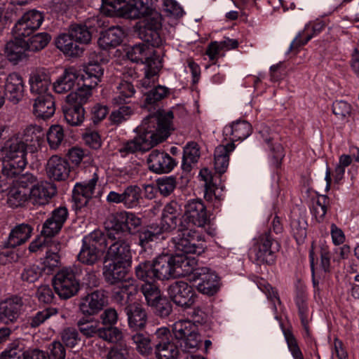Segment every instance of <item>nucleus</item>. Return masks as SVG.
<instances>
[{"label":"nucleus","mask_w":359,"mask_h":359,"mask_svg":"<svg viewBox=\"0 0 359 359\" xmlns=\"http://www.w3.org/2000/svg\"><path fill=\"white\" fill-rule=\"evenodd\" d=\"M173 113L159 111L144 118L136 130L139 134L133 140L125 142L118 149L122 156L139 151H145L165 140L171 128Z\"/></svg>","instance_id":"obj_1"},{"label":"nucleus","mask_w":359,"mask_h":359,"mask_svg":"<svg viewBox=\"0 0 359 359\" xmlns=\"http://www.w3.org/2000/svg\"><path fill=\"white\" fill-rule=\"evenodd\" d=\"M82 243L78 259L83 264L92 266L100 259L106 250L104 234L100 231H94L84 236Z\"/></svg>","instance_id":"obj_2"},{"label":"nucleus","mask_w":359,"mask_h":359,"mask_svg":"<svg viewBox=\"0 0 359 359\" xmlns=\"http://www.w3.org/2000/svg\"><path fill=\"white\" fill-rule=\"evenodd\" d=\"M106 249L105 260L129 264L132 259L130 242L121 236V233L108 231L104 234Z\"/></svg>","instance_id":"obj_3"},{"label":"nucleus","mask_w":359,"mask_h":359,"mask_svg":"<svg viewBox=\"0 0 359 359\" xmlns=\"http://www.w3.org/2000/svg\"><path fill=\"white\" fill-rule=\"evenodd\" d=\"M90 93L87 90L83 93L82 90L71 92L65 98V103L62 106L65 119L72 126L81 125L84 120L85 111L83 104L87 102Z\"/></svg>","instance_id":"obj_4"},{"label":"nucleus","mask_w":359,"mask_h":359,"mask_svg":"<svg viewBox=\"0 0 359 359\" xmlns=\"http://www.w3.org/2000/svg\"><path fill=\"white\" fill-rule=\"evenodd\" d=\"M175 248L184 254H201L203 251L201 236L196 231L180 223L177 234L172 238Z\"/></svg>","instance_id":"obj_5"},{"label":"nucleus","mask_w":359,"mask_h":359,"mask_svg":"<svg viewBox=\"0 0 359 359\" xmlns=\"http://www.w3.org/2000/svg\"><path fill=\"white\" fill-rule=\"evenodd\" d=\"M279 249V243L271 237L269 232H265L256 239L252 252L257 264L271 265L275 262Z\"/></svg>","instance_id":"obj_6"},{"label":"nucleus","mask_w":359,"mask_h":359,"mask_svg":"<svg viewBox=\"0 0 359 359\" xmlns=\"http://www.w3.org/2000/svg\"><path fill=\"white\" fill-rule=\"evenodd\" d=\"M175 338L180 342L184 351L196 348L201 342L196 326L190 320H179L172 326Z\"/></svg>","instance_id":"obj_7"},{"label":"nucleus","mask_w":359,"mask_h":359,"mask_svg":"<svg viewBox=\"0 0 359 359\" xmlns=\"http://www.w3.org/2000/svg\"><path fill=\"white\" fill-rule=\"evenodd\" d=\"M189 228L191 225L203 227L209 222L207 208L201 199H191L184 205V212L180 223Z\"/></svg>","instance_id":"obj_8"},{"label":"nucleus","mask_w":359,"mask_h":359,"mask_svg":"<svg viewBox=\"0 0 359 359\" xmlns=\"http://www.w3.org/2000/svg\"><path fill=\"white\" fill-rule=\"evenodd\" d=\"M142 224V219L135 213L121 211L111 215L107 221V228L114 233H133Z\"/></svg>","instance_id":"obj_9"},{"label":"nucleus","mask_w":359,"mask_h":359,"mask_svg":"<svg viewBox=\"0 0 359 359\" xmlns=\"http://www.w3.org/2000/svg\"><path fill=\"white\" fill-rule=\"evenodd\" d=\"M53 286L61 298L69 299L78 292L79 283L71 269H63L55 276Z\"/></svg>","instance_id":"obj_10"},{"label":"nucleus","mask_w":359,"mask_h":359,"mask_svg":"<svg viewBox=\"0 0 359 359\" xmlns=\"http://www.w3.org/2000/svg\"><path fill=\"white\" fill-rule=\"evenodd\" d=\"M43 17L42 13L36 10L25 13L15 23L12 29L13 36L27 37L39 28Z\"/></svg>","instance_id":"obj_11"},{"label":"nucleus","mask_w":359,"mask_h":359,"mask_svg":"<svg viewBox=\"0 0 359 359\" xmlns=\"http://www.w3.org/2000/svg\"><path fill=\"white\" fill-rule=\"evenodd\" d=\"M25 310L24 299L19 296H12L0 303V320L5 323H14Z\"/></svg>","instance_id":"obj_12"},{"label":"nucleus","mask_w":359,"mask_h":359,"mask_svg":"<svg viewBox=\"0 0 359 359\" xmlns=\"http://www.w3.org/2000/svg\"><path fill=\"white\" fill-rule=\"evenodd\" d=\"M112 8L121 11L127 17H137L149 10L148 0H102Z\"/></svg>","instance_id":"obj_13"},{"label":"nucleus","mask_w":359,"mask_h":359,"mask_svg":"<svg viewBox=\"0 0 359 359\" xmlns=\"http://www.w3.org/2000/svg\"><path fill=\"white\" fill-rule=\"evenodd\" d=\"M171 300L183 308L190 307L194 302L195 293L193 287L184 281H176L168 288Z\"/></svg>","instance_id":"obj_14"},{"label":"nucleus","mask_w":359,"mask_h":359,"mask_svg":"<svg viewBox=\"0 0 359 359\" xmlns=\"http://www.w3.org/2000/svg\"><path fill=\"white\" fill-rule=\"evenodd\" d=\"M25 143L19 137L9 139L3 148L4 158L18 162V167H25L27 165V149Z\"/></svg>","instance_id":"obj_15"},{"label":"nucleus","mask_w":359,"mask_h":359,"mask_svg":"<svg viewBox=\"0 0 359 359\" xmlns=\"http://www.w3.org/2000/svg\"><path fill=\"white\" fill-rule=\"evenodd\" d=\"M199 280L197 285L198 290L205 294L212 295L219 290L218 276L208 268L198 269L194 273V280Z\"/></svg>","instance_id":"obj_16"},{"label":"nucleus","mask_w":359,"mask_h":359,"mask_svg":"<svg viewBox=\"0 0 359 359\" xmlns=\"http://www.w3.org/2000/svg\"><path fill=\"white\" fill-rule=\"evenodd\" d=\"M154 47L147 42L135 44L128 48L126 55L132 62H141L147 66L154 60H161L155 53Z\"/></svg>","instance_id":"obj_17"},{"label":"nucleus","mask_w":359,"mask_h":359,"mask_svg":"<svg viewBox=\"0 0 359 359\" xmlns=\"http://www.w3.org/2000/svg\"><path fill=\"white\" fill-rule=\"evenodd\" d=\"M147 163L149 170L158 174L170 172L176 165L175 161L168 154L157 149L149 154Z\"/></svg>","instance_id":"obj_18"},{"label":"nucleus","mask_w":359,"mask_h":359,"mask_svg":"<svg viewBox=\"0 0 359 359\" xmlns=\"http://www.w3.org/2000/svg\"><path fill=\"white\" fill-rule=\"evenodd\" d=\"M68 210L65 207L55 209L51 216L43 224L41 233L46 238L53 237L61 230L67 219Z\"/></svg>","instance_id":"obj_19"},{"label":"nucleus","mask_w":359,"mask_h":359,"mask_svg":"<svg viewBox=\"0 0 359 359\" xmlns=\"http://www.w3.org/2000/svg\"><path fill=\"white\" fill-rule=\"evenodd\" d=\"M32 113L38 118H50L55 111V101L51 94L36 96L32 100Z\"/></svg>","instance_id":"obj_20"},{"label":"nucleus","mask_w":359,"mask_h":359,"mask_svg":"<svg viewBox=\"0 0 359 359\" xmlns=\"http://www.w3.org/2000/svg\"><path fill=\"white\" fill-rule=\"evenodd\" d=\"M25 82L22 77L17 73H11L6 79L5 93L10 102L18 103L24 97Z\"/></svg>","instance_id":"obj_21"},{"label":"nucleus","mask_w":359,"mask_h":359,"mask_svg":"<svg viewBox=\"0 0 359 359\" xmlns=\"http://www.w3.org/2000/svg\"><path fill=\"white\" fill-rule=\"evenodd\" d=\"M107 302L104 292L96 290L83 298L79 304V309L84 315L93 316L102 309Z\"/></svg>","instance_id":"obj_22"},{"label":"nucleus","mask_w":359,"mask_h":359,"mask_svg":"<svg viewBox=\"0 0 359 359\" xmlns=\"http://www.w3.org/2000/svg\"><path fill=\"white\" fill-rule=\"evenodd\" d=\"M78 79L79 75L74 68L66 69L63 74L53 82L54 92L57 94H65L73 90L76 86L79 88L82 86V84L78 81Z\"/></svg>","instance_id":"obj_23"},{"label":"nucleus","mask_w":359,"mask_h":359,"mask_svg":"<svg viewBox=\"0 0 359 359\" xmlns=\"http://www.w3.org/2000/svg\"><path fill=\"white\" fill-rule=\"evenodd\" d=\"M30 93L34 97L50 94L48 92L50 78L44 69H37L31 72L29 79Z\"/></svg>","instance_id":"obj_24"},{"label":"nucleus","mask_w":359,"mask_h":359,"mask_svg":"<svg viewBox=\"0 0 359 359\" xmlns=\"http://www.w3.org/2000/svg\"><path fill=\"white\" fill-rule=\"evenodd\" d=\"M55 187L45 181L39 182L29 190V202L34 205H43L55 194Z\"/></svg>","instance_id":"obj_25"},{"label":"nucleus","mask_w":359,"mask_h":359,"mask_svg":"<svg viewBox=\"0 0 359 359\" xmlns=\"http://www.w3.org/2000/svg\"><path fill=\"white\" fill-rule=\"evenodd\" d=\"M252 131L250 123L244 120H237L224 128L223 135L225 140L233 143L236 141L245 140L250 135Z\"/></svg>","instance_id":"obj_26"},{"label":"nucleus","mask_w":359,"mask_h":359,"mask_svg":"<svg viewBox=\"0 0 359 359\" xmlns=\"http://www.w3.org/2000/svg\"><path fill=\"white\" fill-rule=\"evenodd\" d=\"M96 174L88 182H78L73 190V198L79 208L86 206L93 197L97 182Z\"/></svg>","instance_id":"obj_27"},{"label":"nucleus","mask_w":359,"mask_h":359,"mask_svg":"<svg viewBox=\"0 0 359 359\" xmlns=\"http://www.w3.org/2000/svg\"><path fill=\"white\" fill-rule=\"evenodd\" d=\"M104 73L102 66L97 62H89L85 67L84 74L81 76L82 86L78 90H82L85 93L87 90L91 93V90L96 87L101 81Z\"/></svg>","instance_id":"obj_28"},{"label":"nucleus","mask_w":359,"mask_h":359,"mask_svg":"<svg viewBox=\"0 0 359 359\" xmlns=\"http://www.w3.org/2000/svg\"><path fill=\"white\" fill-rule=\"evenodd\" d=\"M46 170L48 177L56 181L65 180L69 172L68 162L58 156H53L49 158Z\"/></svg>","instance_id":"obj_29"},{"label":"nucleus","mask_w":359,"mask_h":359,"mask_svg":"<svg viewBox=\"0 0 359 359\" xmlns=\"http://www.w3.org/2000/svg\"><path fill=\"white\" fill-rule=\"evenodd\" d=\"M123 264H126V263L112 262L104 267L103 275L107 283L116 285L125 281L135 280L128 276L127 271L123 266Z\"/></svg>","instance_id":"obj_30"},{"label":"nucleus","mask_w":359,"mask_h":359,"mask_svg":"<svg viewBox=\"0 0 359 359\" xmlns=\"http://www.w3.org/2000/svg\"><path fill=\"white\" fill-rule=\"evenodd\" d=\"M172 264L174 278L192 274L194 280V273L198 269L196 268L197 261L194 257L180 254L172 256Z\"/></svg>","instance_id":"obj_31"},{"label":"nucleus","mask_w":359,"mask_h":359,"mask_svg":"<svg viewBox=\"0 0 359 359\" xmlns=\"http://www.w3.org/2000/svg\"><path fill=\"white\" fill-rule=\"evenodd\" d=\"M27 42L23 36H13L5 46V53L11 62L17 63L26 57Z\"/></svg>","instance_id":"obj_32"},{"label":"nucleus","mask_w":359,"mask_h":359,"mask_svg":"<svg viewBox=\"0 0 359 359\" xmlns=\"http://www.w3.org/2000/svg\"><path fill=\"white\" fill-rule=\"evenodd\" d=\"M324 28L325 23L322 21L306 25L304 29L298 33L291 43L289 51L297 50L299 47L305 45L313 36L320 33Z\"/></svg>","instance_id":"obj_33"},{"label":"nucleus","mask_w":359,"mask_h":359,"mask_svg":"<svg viewBox=\"0 0 359 359\" xmlns=\"http://www.w3.org/2000/svg\"><path fill=\"white\" fill-rule=\"evenodd\" d=\"M56 47L60 49L65 55L71 57L80 56L84 49L69 32L60 34L55 39Z\"/></svg>","instance_id":"obj_34"},{"label":"nucleus","mask_w":359,"mask_h":359,"mask_svg":"<svg viewBox=\"0 0 359 359\" xmlns=\"http://www.w3.org/2000/svg\"><path fill=\"white\" fill-rule=\"evenodd\" d=\"M128 316V325L134 330L143 329L147 323V316L142 306L138 303L130 304L125 309Z\"/></svg>","instance_id":"obj_35"},{"label":"nucleus","mask_w":359,"mask_h":359,"mask_svg":"<svg viewBox=\"0 0 359 359\" xmlns=\"http://www.w3.org/2000/svg\"><path fill=\"white\" fill-rule=\"evenodd\" d=\"M123 29L119 27H113L101 34L98 44L102 49L107 50L119 46L125 38Z\"/></svg>","instance_id":"obj_36"},{"label":"nucleus","mask_w":359,"mask_h":359,"mask_svg":"<svg viewBox=\"0 0 359 359\" xmlns=\"http://www.w3.org/2000/svg\"><path fill=\"white\" fill-rule=\"evenodd\" d=\"M32 230V227L27 224H20L15 226L4 245L6 248H15L23 244L30 238Z\"/></svg>","instance_id":"obj_37"},{"label":"nucleus","mask_w":359,"mask_h":359,"mask_svg":"<svg viewBox=\"0 0 359 359\" xmlns=\"http://www.w3.org/2000/svg\"><path fill=\"white\" fill-rule=\"evenodd\" d=\"M154 267L157 279L165 280L170 278H174L172 257L168 255L158 256L154 261Z\"/></svg>","instance_id":"obj_38"},{"label":"nucleus","mask_w":359,"mask_h":359,"mask_svg":"<svg viewBox=\"0 0 359 359\" xmlns=\"http://www.w3.org/2000/svg\"><path fill=\"white\" fill-rule=\"evenodd\" d=\"M199 177L204 182V197L208 201L214 200L219 202L221 200L222 189L218 188L213 182L214 177L207 168L202 169L199 172Z\"/></svg>","instance_id":"obj_39"},{"label":"nucleus","mask_w":359,"mask_h":359,"mask_svg":"<svg viewBox=\"0 0 359 359\" xmlns=\"http://www.w3.org/2000/svg\"><path fill=\"white\" fill-rule=\"evenodd\" d=\"M29 190L24 189L11 183L8 189L7 203L11 208L25 206L29 202Z\"/></svg>","instance_id":"obj_40"},{"label":"nucleus","mask_w":359,"mask_h":359,"mask_svg":"<svg viewBox=\"0 0 359 359\" xmlns=\"http://www.w3.org/2000/svg\"><path fill=\"white\" fill-rule=\"evenodd\" d=\"M235 149L234 143L219 145L215 150V169L219 174L226 172L229 161V153Z\"/></svg>","instance_id":"obj_41"},{"label":"nucleus","mask_w":359,"mask_h":359,"mask_svg":"<svg viewBox=\"0 0 359 359\" xmlns=\"http://www.w3.org/2000/svg\"><path fill=\"white\" fill-rule=\"evenodd\" d=\"M135 283V280H128L120 285H115L112 294L114 301L121 305L127 304L130 296L137 292V287Z\"/></svg>","instance_id":"obj_42"},{"label":"nucleus","mask_w":359,"mask_h":359,"mask_svg":"<svg viewBox=\"0 0 359 359\" xmlns=\"http://www.w3.org/2000/svg\"><path fill=\"white\" fill-rule=\"evenodd\" d=\"M161 67V60H154L144 67V77L140 80V88L142 90H146L155 86L158 81V74Z\"/></svg>","instance_id":"obj_43"},{"label":"nucleus","mask_w":359,"mask_h":359,"mask_svg":"<svg viewBox=\"0 0 359 359\" xmlns=\"http://www.w3.org/2000/svg\"><path fill=\"white\" fill-rule=\"evenodd\" d=\"M43 129L40 126L29 125L23 131L22 137H19L25 144V147L36 148L43 137Z\"/></svg>","instance_id":"obj_44"},{"label":"nucleus","mask_w":359,"mask_h":359,"mask_svg":"<svg viewBox=\"0 0 359 359\" xmlns=\"http://www.w3.org/2000/svg\"><path fill=\"white\" fill-rule=\"evenodd\" d=\"M135 349L142 356H148L153 352L151 339L141 332H136L131 336Z\"/></svg>","instance_id":"obj_45"},{"label":"nucleus","mask_w":359,"mask_h":359,"mask_svg":"<svg viewBox=\"0 0 359 359\" xmlns=\"http://www.w3.org/2000/svg\"><path fill=\"white\" fill-rule=\"evenodd\" d=\"M162 233L158 229L157 224H150L142 229L138 233V244L142 248L149 247L152 242L156 241Z\"/></svg>","instance_id":"obj_46"},{"label":"nucleus","mask_w":359,"mask_h":359,"mask_svg":"<svg viewBox=\"0 0 359 359\" xmlns=\"http://www.w3.org/2000/svg\"><path fill=\"white\" fill-rule=\"evenodd\" d=\"M122 194L123 204L126 208H133L140 204L142 191L137 185L128 186Z\"/></svg>","instance_id":"obj_47"},{"label":"nucleus","mask_w":359,"mask_h":359,"mask_svg":"<svg viewBox=\"0 0 359 359\" xmlns=\"http://www.w3.org/2000/svg\"><path fill=\"white\" fill-rule=\"evenodd\" d=\"M200 158V148L196 142H189L184 148L182 168L189 170L191 164L196 163Z\"/></svg>","instance_id":"obj_48"},{"label":"nucleus","mask_w":359,"mask_h":359,"mask_svg":"<svg viewBox=\"0 0 359 359\" xmlns=\"http://www.w3.org/2000/svg\"><path fill=\"white\" fill-rule=\"evenodd\" d=\"M76 326L80 333L86 338L93 337L96 334L99 337L101 327L98 321L83 317L77 321Z\"/></svg>","instance_id":"obj_49"},{"label":"nucleus","mask_w":359,"mask_h":359,"mask_svg":"<svg viewBox=\"0 0 359 359\" xmlns=\"http://www.w3.org/2000/svg\"><path fill=\"white\" fill-rule=\"evenodd\" d=\"M118 95L114 98V102L118 104L130 102V99L135 94V88L131 81L123 80L118 88Z\"/></svg>","instance_id":"obj_50"},{"label":"nucleus","mask_w":359,"mask_h":359,"mask_svg":"<svg viewBox=\"0 0 359 359\" xmlns=\"http://www.w3.org/2000/svg\"><path fill=\"white\" fill-rule=\"evenodd\" d=\"M154 348L156 359H177L178 358L179 348L172 341L162 344H156Z\"/></svg>","instance_id":"obj_51"},{"label":"nucleus","mask_w":359,"mask_h":359,"mask_svg":"<svg viewBox=\"0 0 359 359\" xmlns=\"http://www.w3.org/2000/svg\"><path fill=\"white\" fill-rule=\"evenodd\" d=\"M154 269V262H142L135 267V273L139 279L145 283H153L157 279Z\"/></svg>","instance_id":"obj_52"},{"label":"nucleus","mask_w":359,"mask_h":359,"mask_svg":"<svg viewBox=\"0 0 359 359\" xmlns=\"http://www.w3.org/2000/svg\"><path fill=\"white\" fill-rule=\"evenodd\" d=\"M48 144L52 149H57L63 142L65 133L60 125L50 126L46 133Z\"/></svg>","instance_id":"obj_53"},{"label":"nucleus","mask_w":359,"mask_h":359,"mask_svg":"<svg viewBox=\"0 0 359 359\" xmlns=\"http://www.w3.org/2000/svg\"><path fill=\"white\" fill-rule=\"evenodd\" d=\"M57 313V309L54 308H47L38 311L27 319V325L32 328L38 327L51 316L56 315Z\"/></svg>","instance_id":"obj_54"},{"label":"nucleus","mask_w":359,"mask_h":359,"mask_svg":"<svg viewBox=\"0 0 359 359\" xmlns=\"http://www.w3.org/2000/svg\"><path fill=\"white\" fill-rule=\"evenodd\" d=\"M60 250V243L58 241H53L50 242L44 259V264L47 267L53 269L58 266L60 262V256L58 252Z\"/></svg>","instance_id":"obj_55"},{"label":"nucleus","mask_w":359,"mask_h":359,"mask_svg":"<svg viewBox=\"0 0 359 359\" xmlns=\"http://www.w3.org/2000/svg\"><path fill=\"white\" fill-rule=\"evenodd\" d=\"M69 32L81 45L88 44L91 41V32L84 25H72Z\"/></svg>","instance_id":"obj_56"},{"label":"nucleus","mask_w":359,"mask_h":359,"mask_svg":"<svg viewBox=\"0 0 359 359\" xmlns=\"http://www.w3.org/2000/svg\"><path fill=\"white\" fill-rule=\"evenodd\" d=\"M330 200L325 195L319 196L312 207V214L318 222L323 220L327 212Z\"/></svg>","instance_id":"obj_57"},{"label":"nucleus","mask_w":359,"mask_h":359,"mask_svg":"<svg viewBox=\"0 0 359 359\" xmlns=\"http://www.w3.org/2000/svg\"><path fill=\"white\" fill-rule=\"evenodd\" d=\"M50 40V36L47 33H39L30 37L27 42V50L30 51H39L44 48Z\"/></svg>","instance_id":"obj_58"},{"label":"nucleus","mask_w":359,"mask_h":359,"mask_svg":"<svg viewBox=\"0 0 359 359\" xmlns=\"http://www.w3.org/2000/svg\"><path fill=\"white\" fill-rule=\"evenodd\" d=\"M170 93V89L164 86H154L146 93V102L148 104H154L166 97Z\"/></svg>","instance_id":"obj_59"},{"label":"nucleus","mask_w":359,"mask_h":359,"mask_svg":"<svg viewBox=\"0 0 359 359\" xmlns=\"http://www.w3.org/2000/svg\"><path fill=\"white\" fill-rule=\"evenodd\" d=\"M99 337L111 343H117L123 339V333L116 327H101Z\"/></svg>","instance_id":"obj_60"},{"label":"nucleus","mask_w":359,"mask_h":359,"mask_svg":"<svg viewBox=\"0 0 359 359\" xmlns=\"http://www.w3.org/2000/svg\"><path fill=\"white\" fill-rule=\"evenodd\" d=\"M133 114V109L130 106L123 105L111 113L110 120L114 124L118 125L127 121Z\"/></svg>","instance_id":"obj_61"},{"label":"nucleus","mask_w":359,"mask_h":359,"mask_svg":"<svg viewBox=\"0 0 359 359\" xmlns=\"http://www.w3.org/2000/svg\"><path fill=\"white\" fill-rule=\"evenodd\" d=\"M18 162L13 161L6 160L4 158L3 168L1 170V175L0 178L5 177L12 179L18 175L25 167H18Z\"/></svg>","instance_id":"obj_62"},{"label":"nucleus","mask_w":359,"mask_h":359,"mask_svg":"<svg viewBox=\"0 0 359 359\" xmlns=\"http://www.w3.org/2000/svg\"><path fill=\"white\" fill-rule=\"evenodd\" d=\"M141 290L149 306H153L161 298L159 290L152 283L143 284Z\"/></svg>","instance_id":"obj_63"},{"label":"nucleus","mask_w":359,"mask_h":359,"mask_svg":"<svg viewBox=\"0 0 359 359\" xmlns=\"http://www.w3.org/2000/svg\"><path fill=\"white\" fill-rule=\"evenodd\" d=\"M13 184L24 189L31 190L33 186L38 182L37 177L33 174L26 172L20 175L12 182Z\"/></svg>","instance_id":"obj_64"}]
</instances>
